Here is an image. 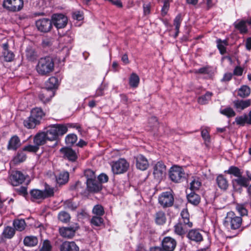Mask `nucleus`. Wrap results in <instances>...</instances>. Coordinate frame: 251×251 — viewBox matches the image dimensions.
Here are the masks:
<instances>
[{
  "mask_svg": "<svg viewBox=\"0 0 251 251\" xmlns=\"http://www.w3.org/2000/svg\"><path fill=\"white\" fill-rule=\"evenodd\" d=\"M24 243L26 246L34 247L38 244V239L35 236H26L24 240Z\"/></svg>",
  "mask_w": 251,
  "mask_h": 251,
  "instance_id": "nucleus-34",
  "label": "nucleus"
},
{
  "mask_svg": "<svg viewBox=\"0 0 251 251\" xmlns=\"http://www.w3.org/2000/svg\"><path fill=\"white\" fill-rule=\"evenodd\" d=\"M65 206L66 208L71 210H74L76 208V205L70 201H66Z\"/></svg>",
  "mask_w": 251,
  "mask_h": 251,
  "instance_id": "nucleus-62",
  "label": "nucleus"
},
{
  "mask_svg": "<svg viewBox=\"0 0 251 251\" xmlns=\"http://www.w3.org/2000/svg\"><path fill=\"white\" fill-rule=\"evenodd\" d=\"M246 24V21H241L238 23H235V26L240 31L241 33L245 34L248 31Z\"/></svg>",
  "mask_w": 251,
  "mask_h": 251,
  "instance_id": "nucleus-37",
  "label": "nucleus"
},
{
  "mask_svg": "<svg viewBox=\"0 0 251 251\" xmlns=\"http://www.w3.org/2000/svg\"><path fill=\"white\" fill-rule=\"evenodd\" d=\"M84 175L87 178V181L94 180V179H96V176L94 172L90 169L85 170Z\"/></svg>",
  "mask_w": 251,
  "mask_h": 251,
  "instance_id": "nucleus-51",
  "label": "nucleus"
},
{
  "mask_svg": "<svg viewBox=\"0 0 251 251\" xmlns=\"http://www.w3.org/2000/svg\"><path fill=\"white\" fill-rule=\"evenodd\" d=\"M15 229L10 226L6 227L2 232L3 236L8 239L12 238L15 235Z\"/></svg>",
  "mask_w": 251,
  "mask_h": 251,
  "instance_id": "nucleus-39",
  "label": "nucleus"
},
{
  "mask_svg": "<svg viewBox=\"0 0 251 251\" xmlns=\"http://www.w3.org/2000/svg\"><path fill=\"white\" fill-rule=\"evenodd\" d=\"M26 159V155L24 153L21 152L18 153V154L14 158V161L15 163L22 162L25 161Z\"/></svg>",
  "mask_w": 251,
  "mask_h": 251,
  "instance_id": "nucleus-54",
  "label": "nucleus"
},
{
  "mask_svg": "<svg viewBox=\"0 0 251 251\" xmlns=\"http://www.w3.org/2000/svg\"><path fill=\"white\" fill-rule=\"evenodd\" d=\"M60 251H79V248L74 241H64L59 248Z\"/></svg>",
  "mask_w": 251,
  "mask_h": 251,
  "instance_id": "nucleus-20",
  "label": "nucleus"
},
{
  "mask_svg": "<svg viewBox=\"0 0 251 251\" xmlns=\"http://www.w3.org/2000/svg\"><path fill=\"white\" fill-rule=\"evenodd\" d=\"M2 6L7 11L16 12L21 11L24 6L23 0H3Z\"/></svg>",
  "mask_w": 251,
  "mask_h": 251,
  "instance_id": "nucleus-5",
  "label": "nucleus"
},
{
  "mask_svg": "<svg viewBox=\"0 0 251 251\" xmlns=\"http://www.w3.org/2000/svg\"><path fill=\"white\" fill-rule=\"evenodd\" d=\"M44 192V194L45 195V198L50 197L53 195V190L51 188H46Z\"/></svg>",
  "mask_w": 251,
  "mask_h": 251,
  "instance_id": "nucleus-63",
  "label": "nucleus"
},
{
  "mask_svg": "<svg viewBox=\"0 0 251 251\" xmlns=\"http://www.w3.org/2000/svg\"><path fill=\"white\" fill-rule=\"evenodd\" d=\"M250 88L247 86H243L239 90L238 95L242 98L248 97L250 94Z\"/></svg>",
  "mask_w": 251,
  "mask_h": 251,
  "instance_id": "nucleus-43",
  "label": "nucleus"
},
{
  "mask_svg": "<svg viewBox=\"0 0 251 251\" xmlns=\"http://www.w3.org/2000/svg\"><path fill=\"white\" fill-rule=\"evenodd\" d=\"M182 21V19L181 14H178L174 19V25L175 26V29L176 30L175 37H176L178 34L179 29Z\"/></svg>",
  "mask_w": 251,
  "mask_h": 251,
  "instance_id": "nucleus-42",
  "label": "nucleus"
},
{
  "mask_svg": "<svg viewBox=\"0 0 251 251\" xmlns=\"http://www.w3.org/2000/svg\"><path fill=\"white\" fill-rule=\"evenodd\" d=\"M174 227L176 233L179 235L184 234L188 228L187 226H185L181 220H179V222L175 225Z\"/></svg>",
  "mask_w": 251,
  "mask_h": 251,
  "instance_id": "nucleus-28",
  "label": "nucleus"
},
{
  "mask_svg": "<svg viewBox=\"0 0 251 251\" xmlns=\"http://www.w3.org/2000/svg\"><path fill=\"white\" fill-rule=\"evenodd\" d=\"M201 134L202 138L205 141L209 142L210 140V136L208 131L207 129H202L201 132Z\"/></svg>",
  "mask_w": 251,
  "mask_h": 251,
  "instance_id": "nucleus-61",
  "label": "nucleus"
},
{
  "mask_svg": "<svg viewBox=\"0 0 251 251\" xmlns=\"http://www.w3.org/2000/svg\"><path fill=\"white\" fill-rule=\"evenodd\" d=\"M195 72L197 74H207L209 72V68L208 67H202L196 70Z\"/></svg>",
  "mask_w": 251,
  "mask_h": 251,
  "instance_id": "nucleus-64",
  "label": "nucleus"
},
{
  "mask_svg": "<svg viewBox=\"0 0 251 251\" xmlns=\"http://www.w3.org/2000/svg\"><path fill=\"white\" fill-rule=\"evenodd\" d=\"M36 26L39 31L46 33L50 30L52 24L51 21L48 18H42L36 22Z\"/></svg>",
  "mask_w": 251,
  "mask_h": 251,
  "instance_id": "nucleus-11",
  "label": "nucleus"
},
{
  "mask_svg": "<svg viewBox=\"0 0 251 251\" xmlns=\"http://www.w3.org/2000/svg\"><path fill=\"white\" fill-rule=\"evenodd\" d=\"M170 4L168 0H165L164 2V5L162 8V15L165 16L167 14L168 11L169 9Z\"/></svg>",
  "mask_w": 251,
  "mask_h": 251,
  "instance_id": "nucleus-58",
  "label": "nucleus"
},
{
  "mask_svg": "<svg viewBox=\"0 0 251 251\" xmlns=\"http://www.w3.org/2000/svg\"><path fill=\"white\" fill-rule=\"evenodd\" d=\"M176 245V240L170 237H165L162 241V247L165 251H173Z\"/></svg>",
  "mask_w": 251,
  "mask_h": 251,
  "instance_id": "nucleus-16",
  "label": "nucleus"
},
{
  "mask_svg": "<svg viewBox=\"0 0 251 251\" xmlns=\"http://www.w3.org/2000/svg\"><path fill=\"white\" fill-rule=\"evenodd\" d=\"M92 212L96 216H102L104 214V211L101 205L97 204L94 207Z\"/></svg>",
  "mask_w": 251,
  "mask_h": 251,
  "instance_id": "nucleus-48",
  "label": "nucleus"
},
{
  "mask_svg": "<svg viewBox=\"0 0 251 251\" xmlns=\"http://www.w3.org/2000/svg\"><path fill=\"white\" fill-rule=\"evenodd\" d=\"M242 223V218L236 215L234 212L229 211L227 213L224 221V226L228 228L233 230L240 228Z\"/></svg>",
  "mask_w": 251,
  "mask_h": 251,
  "instance_id": "nucleus-4",
  "label": "nucleus"
},
{
  "mask_svg": "<svg viewBox=\"0 0 251 251\" xmlns=\"http://www.w3.org/2000/svg\"><path fill=\"white\" fill-rule=\"evenodd\" d=\"M21 145V142L19 138L16 136H12L8 142L7 149L8 150H16Z\"/></svg>",
  "mask_w": 251,
  "mask_h": 251,
  "instance_id": "nucleus-25",
  "label": "nucleus"
},
{
  "mask_svg": "<svg viewBox=\"0 0 251 251\" xmlns=\"http://www.w3.org/2000/svg\"><path fill=\"white\" fill-rule=\"evenodd\" d=\"M220 112L221 114L228 117H234L235 115V112L230 107H227L224 109H221Z\"/></svg>",
  "mask_w": 251,
  "mask_h": 251,
  "instance_id": "nucleus-50",
  "label": "nucleus"
},
{
  "mask_svg": "<svg viewBox=\"0 0 251 251\" xmlns=\"http://www.w3.org/2000/svg\"><path fill=\"white\" fill-rule=\"evenodd\" d=\"M14 57V53L8 49V43L2 44L0 51V57L6 62H10L13 60Z\"/></svg>",
  "mask_w": 251,
  "mask_h": 251,
  "instance_id": "nucleus-13",
  "label": "nucleus"
},
{
  "mask_svg": "<svg viewBox=\"0 0 251 251\" xmlns=\"http://www.w3.org/2000/svg\"><path fill=\"white\" fill-rule=\"evenodd\" d=\"M58 218L59 221L63 223L68 222L71 218L70 214L65 211L60 212L58 215Z\"/></svg>",
  "mask_w": 251,
  "mask_h": 251,
  "instance_id": "nucleus-46",
  "label": "nucleus"
},
{
  "mask_svg": "<svg viewBox=\"0 0 251 251\" xmlns=\"http://www.w3.org/2000/svg\"><path fill=\"white\" fill-rule=\"evenodd\" d=\"M217 183L218 187L222 190H226L228 186V183L227 179L222 175H220L217 177Z\"/></svg>",
  "mask_w": 251,
  "mask_h": 251,
  "instance_id": "nucleus-31",
  "label": "nucleus"
},
{
  "mask_svg": "<svg viewBox=\"0 0 251 251\" xmlns=\"http://www.w3.org/2000/svg\"><path fill=\"white\" fill-rule=\"evenodd\" d=\"M59 47L62 49V50H65L66 52H68L69 50L72 48L71 39L69 36H65L60 39Z\"/></svg>",
  "mask_w": 251,
  "mask_h": 251,
  "instance_id": "nucleus-24",
  "label": "nucleus"
},
{
  "mask_svg": "<svg viewBox=\"0 0 251 251\" xmlns=\"http://www.w3.org/2000/svg\"><path fill=\"white\" fill-rule=\"evenodd\" d=\"M39 149V147L35 144V145H28L25 146L23 148V151H27L29 152H36Z\"/></svg>",
  "mask_w": 251,
  "mask_h": 251,
  "instance_id": "nucleus-53",
  "label": "nucleus"
},
{
  "mask_svg": "<svg viewBox=\"0 0 251 251\" xmlns=\"http://www.w3.org/2000/svg\"><path fill=\"white\" fill-rule=\"evenodd\" d=\"M233 182H236L239 186L243 187H247L249 184L248 179L242 176V175L234 179Z\"/></svg>",
  "mask_w": 251,
  "mask_h": 251,
  "instance_id": "nucleus-41",
  "label": "nucleus"
},
{
  "mask_svg": "<svg viewBox=\"0 0 251 251\" xmlns=\"http://www.w3.org/2000/svg\"><path fill=\"white\" fill-rule=\"evenodd\" d=\"M69 174L67 172H62L60 173L56 176L57 182L60 184L66 183L69 179Z\"/></svg>",
  "mask_w": 251,
  "mask_h": 251,
  "instance_id": "nucleus-32",
  "label": "nucleus"
},
{
  "mask_svg": "<svg viewBox=\"0 0 251 251\" xmlns=\"http://www.w3.org/2000/svg\"><path fill=\"white\" fill-rule=\"evenodd\" d=\"M187 199L189 202L194 205H197L201 201L200 196L194 192H191L188 194Z\"/></svg>",
  "mask_w": 251,
  "mask_h": 251,
  "instance_id": "nucleus-30",
  "label": "nucleus"
},
{
  "mask_svg": "<svg viewBox=\"0 0 251 251\" xmlns=\"http://www.w3.org/2000/svg\"><path fill=\"white\" fill-rule=\"evenodd\" d=\"M236 209L241 216L247 215L248 211L242 204H237L236 206Z\"/></svg>",
  "mask_w": 251,
  "mask_h": 251,
  "instance_id": "nucleus-52",
  "label": "nucleus"
},
{
  "mask_svg": "<svg viewBox=\"0 0 251 251\" xmlns=\"http://www.w3.org/2000/svg\"><path fill=\"white\" fill-rule=\"evenodd\" d=\"M30 195L32 201L45 199V195L44 194V192L39 189L32 190L30 191Z\"/></svg>",
  "mask_w": 251,
  "mask_h": 251,
  "instance_id": "nucleus-29",
  "label": "nucleus"
},
{
  "mask_svg": "<svg viewBox=\"0 0 251 251\" xmlns=\"http://www.w3.org/2000/svg\"><path fill=\"white\" fill-rule=\"evenodd\" d=\"M77 139V136L74 134L68 135L65 138V142L67 145H72L75 144Z\"/></svg>",
  "mask_w": 251,
  "mask_h": 251,
  "instance_id": "nucleus-47",
  "label": "nucleus"
},
{
  "mask_svg": "<svg viewBox=\"0 0 251 251\" xmlns=\"http://www.w3.org/2000/svg\"><path fill=\"white\" fill-rule=\"evenodd\" d=\"M180 215L181 219L180 220H181L185 225L187 226L189 228L191 227L193 224L189 221V214L187 209H183L181 211Z\"/></svg>",
  "mask_w": 251,
  "mask_h": 251,
  "instance_id": "nucleus-27",
  "label": "nucleus"
},
{
  "mask_svg": "<svg viewBox=\"0 0 251 251\" xmlns=\"http://www.w3.org/2000/svg\"><path fill=\"white\" fill-rule=\"evenodd\" d=\"M11 184L13 186H18L22 184L25 180V176L20 171H12L9 177Z\"/></svg>",
  "mask_w": 251,
  "mask_h": 251,
  "instance_id": "nucleus-12",
  "label": "nucleus"
},
{
  "mask_svg": "<svg viewBox=\"0 0 251 251\" xmlns=\"http://www.w3.org/2000/svg\"><path fill=\"white\" fill-rule=\"evenodd\" d=\"M235 123L239 126H244L247 124V114H244L240 116H237L235 118Z\"/></svg>",
  "mask_w": 251,
  "mask_h": 251,
  "instance_id": "nucleus-45",
  "label": "nucleus"
},
{
  "mask_svg": "<svg viewBox=\"0 0 251 251\" xmlns=\"http://www.w3.org/2000/svg\"><path fill=\"white\" fill-rule=\"evenodd\" d=\"M44 116L45 113L41 108H34L31 110L30 116L24 120V125L27 128H34L40 124Z\"/></svg>",
  "mask_w": 251,
  "mask_h": 251,
  "instance_id": "nucleus-2",
  "label": "nucleus"
},
{
  "mask_svg": "<svg viewBox=\"0 0 251 251\" xmlns=\"http://www.w3.org/2000/svg\"><path fill=\"white\" fill-rule=\"evenodd\" d=\"M73 17L74 19L77 21H81L83 19V15L82 12L76 11L73 14Z\"/></svg>",
  "mask_w": 251,
  "mask_h": 251,
  "instance_id": "nucleus-59",
  "label": "nucleus"
},
{
  "mask_svg": "<svg viewBox=\"0 0 251 251\" xmlns=\"http://www.w3.org/2000/svg\"><path fill=\"white\" fill-rule=\"evenodd\" d=\"M60 151L63 155V157L67 158L69 161H75L77 158L75 151L71 148H62L60 149Z\"/></svg>",
  "mask_w": 251,
  "mask_h": 251,
  "instance_id": "nucleus-17",
  "label": "nucleus"
},
{
  "mask_svg": "<svg viewBox=\"0 0 251 251\" xmlns=\"http://www.w3.org/2000/svg\"><path fill=\"white\" fill-rule=\"evenodd\" d=\"M201 186V182L198 179H194L190 183V189L192 190H197Z\"/></svg>",
  "mask_w": 251,
  "mask_h": 251,
  "instance_id": "nucleus-55",
  "label": "nucleus"
},
{
  "mask_svg": "<svg viewBox=\"0 0 251 251\" xmlns=\"http://www.w3.org/2000/svg\"><path fill=\"white\" fill-rule=\"evenodd\" d=\"M26 56L30 60L34 59L36 56L35 51L31 49H27L26 50Z\"/></svg>",
  "mask_w": 251,
  "mask_h": 251,
  "instance_id": "nucleus-57",
  "label": "nucleus"
},
{
  "mask_svg": "<svg viewBox=\"0 0 251 251\" xmlns=\"http://www.w3.org/2000/svg\"><path fill=\"white\" fill-rule=\"evenodd\" d=\"M51 22L56 28H63L67 24L68 18L61 14H53L51 17Z\"/></svg>",
  "mask_w": 251,
  "mask_h": 251,
  "instance_id": "nucleus-10",
  "label": "nucleus"
},
{
  "mask_svg": "<svg viewBox=\"0 0 251 251\" xmlns=\"http://www.w3.org/2000/svg\"><path fill=\"white\" fill-rule=\"evenodd\" d=\"M88 191L91 192H98L102 188V185L96 179L94 180H88L86 182Z\"/></svg>",
  "mask_w": 251,
  "mask_h": 251,
  "instance_id": "nucleus-21",
  "label": "nucleus"
},
{
  "mask_svg": "<svg viewBox=\"0 0 251 251\" xmlns=\"http://www.w3.org/2000/svg\"><path fill=\"white\" fill-rule=\"evenodd\" d=\"M187 237L190 240L196 243L200 242L203 240V236L201 231L196 229L190 230L188 232Z\"/></svg>",
  "mask_w": 251,
  "mask_h": 251,
  "instance_id": "nucleus-18",
  "label": "nucleus"
},
{
  "mask_svg": "<svg viewBox=\"0 0 251 251\" xmlns=\"http://www.w3.org/2000/svg\"><path fill=\"white\" fill-rule=\"evenodd\" d=\"M155 221L158 225L164 224L166 221V217L165 213L162 211L156 212L155 216Z\"/></svg>",
  "mask_w": 251,
  "mask_h": 251,
  "instance_id": "nucleus-35",
  "label": "nucleus"
},
{
  "mask_svg": "<svg viewBox=\"0 0 251 251\" xmlns=\"http://www.w3.org/2000/svg\"><path fill=\"white\" fill-rule=\"evenodd\" d=\"M166 173V167L162 161L156 162L153 167V175L154 177L160 180L163 178Z\"/></svg>",
  "mask_w": 251,
  "mask_h": 251,
  "instance_id": "nucleus-9",
  "label": "nucleus"
},
{
  "mask_svg": "<svg viewBox=\"0 0 251 251\" xmlns=\"http://www.w3.org/2000/svg\"><path fill=\"white\" fill-rule=\"evenodd\" d=\"M59 85V81L56 77H50L46 82V89L53 90L57 88Z\"/></svg>",
  "mask_w": 251,
  "mask_h": 251,
  "instance_id": "nucleus-26",
  "label": "nucleus"
},
{
  "mask_svg": "<svg viewBox=\"0 0 251 251\" xmlns=\"http://www.w3.org/2000/svg\"><path fill=\"white\" fill-rule=\"evenodd\" d=\"M77 229L78 226L76 225L68 227L63 226L59 228V232L60 235L63 238L70 239L75 236Z\"/></svg>",
  "mask_w": 251,
  "mask_h": 251,
  "instance_id": "nucleus-14",
  "label": "nucleus"
},
{
  "mask_svg": "<svg viewBox=\"0 0 251 251\" xmlns=\"http://www.w3.org/2000/svg\"><path fill=\"white\" fill-rule=\"evenodd\" d=\"M212 93L210 92H206L204 95L201 96L198 99V102L201 104H206L210 100Z\"/></svg>",
  "mask_w": 251,
  "mask_h": 251,
  "instance_id": "nucleus-38",
  "label": "nucleus"
},
{
  "mask_svg": "<svg viewBox=\"0 0 251 251\" xmlns=\"http://www.w3.org/2000/svg\"><path fill=\"white\" fill-rule=\"evenodd\" d=\"M51 249V246L50 242L48 240H45L44 241L40 251H50Z\"/></svg>",
  "mask_w": 251,
  "mask_h": 251,
  "instance_id": "nucleus-56",
  "label": "nucleus"
},
{
  "mask_svg": "<svg viewBox=\"0 0 251 251\" xmlns=\"http://www.w3.org/2000/svg\"><path fill=\"white\" fill-rule=\"evenodd\" d=\"M68 131L67 126L63 124L50 125L45 129V131L49 141L56 140L60 136H62Z\"/></svg>",
  "mask_w": 251,
  "mask_h": 251,
  "instance_id": "nucleus-3",
  "label": "nucleus"
},
{
  "mask_svg": "<svg viewBox=\"0 0 251 251\" xmlns=\"http://www.w3.org/2000/svg\"><path fill=\"white\" fill-rule=\"evenodd\" d=\"M129 166V163L126 159L120 158L113 163L111 166L112 170L115 174H123L127 171Z\"/></svg>",
  "mask_w": 251,
  "mask_h": 251,
  "instance_id": "nucleus-6",
  "label": "nucleus"
},
{
  "mask_svg": "<svg viewBox=\"0 0 251 251\" xmlns=\"http://www.w3.org/2000/svg\"><path fill=\"white\" fill-rule=\"evenodd\" d=\"M54 68V62L52 57L46 56L41 58L36 66L37 72L41 75H49Z\"/></svg>",
  "mask_w": 251,
  "mask_h": 251,
  "instance_id": "nucleus-1",
  "label": "nucleus"
},
{
  "mask_svg": "<svg viewBox=\"0 0 251 251\" xmlns=\"http://www.w3.org/2000/svg\"><path fill=\"white\" fill-rule=\"evenodd\" d=\"M54 95L55 91L45 88L40 93L38 98L43 103H45L50 101Z\"/></svg>",
  "mask_w": 251,
  "mask_h": 251,
  "instance_id": "nucleus-15",
  "label": "nucleus"
},
{
  "mask_svg": "<svg viewBox=\"0 0 251 251\" xmlns=\"http://www.w3.org/2000/svg\"><path fill=\"white\" fill-rule=\"evenodd\" d=\"M228 174L234 175L235 176L238 177L242 175V172L237 167L231 166L227 171H225Z\"/></svg>",
  "mask_w": 251,
  "mask_h": 251,
  "instance_id": "nucleus-44",
  "label": "nucleus"
},
{
  "mask_svg": "<svg viewBox=\"0 0 251 251\" xmlns=\"http://www.w3.org/2000/svg\"><path fill=\"white\" fill-rule=\"evenodd\" d=\"M174 201V199L171 191L163 192L158 197L159 203L163 207L171 206Z\"/></svg>",
  "mask_w": 251,
  "mask_h": 251,
  "instance_id": "nucleus-8",
  "label": "nucleus"
},
{
  "mask_svg": "<svg viewBox=\"0 0 251 251\" xmlns=\"http://www.w3.org/2000/svg\"><path fill=\"white\" fill-rule=\"evenodd\" d=\"M13 225L16 230L20 231L24 230L26 226L25 221L23 219L15 220Z\"/></svg>",
  "mask_w": 251,
  "mask_h": 251,
  "instance_id": "nucleus-36",
  "label": "nucleus"
},
{
  "mask_svg": "<svg viewBox=\"0 0 251 251\" xmlns=\"http://www.w3.org/2000/svg\"><path fill=\"white\" fill-rule=\"evenodd\" d=\"M48 140L45 131H43L37 134L34 138V143L38 147L46 143Z\"/></svg>",
  "mask_w": 251,
  "mask_h": 251,
  "instance_id": "nucleus-23",
  "label": "nucleus"
},
{
  "mask_svg": "<svg viewBox=\"0 0 251 251\" xmlns=\"http://www.w3.org/2000/svg\"><path fill=\"white\" fill-rule=\"evenodd\" d=\"M185 173L183 169L178 166L172 167L169 171V177L175 182H179L184 177Z\"/></svg>",
  "mask_w": 251,
  "mask_h": 251,
  "instance_id": "nucleus-7",
  "label": "nucleus"
},
{
  "mask_svg": "<svg viewBox=\"0 0 251 251\" xmlns=\"http://www.w3.org/2000/svg\"><path fill=\"white\" fill-rule=\"evenodd\" d=\"M217 46L221 54H224L226 53V47L228 46V42L226 40H222L218 39L216 40Z\"/></svg>",
  "mask_w": 251,
  "mask_h": 251,
  "instance_id": "nucleus-33",
  "label": "nucleus"
},
{
  "mask_svg": "<svg viewBox=\"0 0 251 251\" xmlns=\"http://www.w3.org/2000/svg\"><path fill=\"white\" fill-rule=\"evenodd\" d=\"M251 104V100H236L233 101L234 107L239 111H241L250 106Z\"/></svg>",
  "mask_w": 251,
  "mask_h": 251,
  "instance_id": "nucleus-22",
  "label": "nucleus"
},
{
  "mask_svg": "<svg viewBox=\"0 0 251 251\" xmlns=\"http://www.w3.org/2000/svg\"><path fill=\"white\" fill-rule=\"evenodd\" d=\"M139 83V77L135 73H132L129 80V83L130 86L132 87H136L138 86Z\"/></svg>",
  "mask_w": 251,
  "mask_h": 251,
  "instance_id": "nucleus-40",
  "label": "nucleus"
},
{
  "mask_svg": "<svg viewBox=\"0 0 251 251\" xmlns=\"http://www.w3.org/2000/svg\"><path fill=\"white\" fill-rule=\"evenodd\" d=\"M98 180H99V182L100 183H105L108 180V176L104 174H101L98 177Z\"/></svg>",
  "mask_w": 251,
  "mask_h": 251,
  "instance_id": "nucleus-60",
  "label": "nucleus"
},
{
  "mask_svg": "<svg viewBox=\"0 0 251 251\" xmlns=\"http://www.w3.org/2000/svg\"><path fill=\"white\" fill-rule=\"evenodd\" d=\"M136 165L137 169L144 171L149 166V163L147 158L142 154H139L135 157Z\"/></svg>",
  "mask_w": 251,
  "mask_h": 251,
  "instance_id": "nucleus-19",
  "label": "nucleus"
},
{
  "mask_svg": "<svg viewBox=\"0 0 251 251\" xmlns=\"http://www.w3.org/2000/svg\"><path fill=\"white\" fill-rule=\"evenodd\" d=\"M103 219L101 218V216H94L92 218L91 220V224L97 226H100L103 224Z\"/></svg>",
  "mask_w": 251,
  "mask_h": 251,
  "instance_id": "nucleus-49",
  "label": "nucleus"
}]
</instances>
